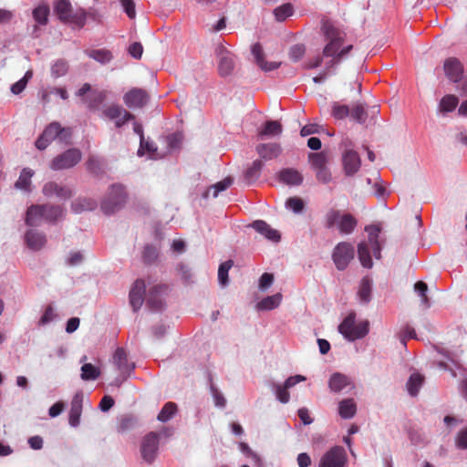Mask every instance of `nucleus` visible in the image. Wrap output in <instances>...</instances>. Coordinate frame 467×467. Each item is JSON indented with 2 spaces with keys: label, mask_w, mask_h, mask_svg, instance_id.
I'll return each mask as SVG.
<instances>
[{
  "label": "nucleus",
  "mask_w": 467,
  "mask_h": 467,
  "mask_svg": "<svg viewBox=\"0 0 467 467\" xmlns=\"http://www.w3.org/2000/svg\"><path fill=\"white\" fill-rule=\"evenodd\" d=\"M285 206L294 213H301L304 209V202L298 197H290L285 202Z\"/></svg>",
  "instance_id": "864d4df0"
},
{
  "label": "nucleus",
  "mask_w": 467,
  "mask_h": 467,
  "mask_svg": "<svg viewBox=\"0 0 467 467\" xmlns=\"http://www.w3.org/2000/svg\"><path fill=\"white\" fill-rule=\"evenodd\" d=\"M34 175V171L29 168H24L20 172L18 180L15 183L16 189L30 192L31 178Z\"/></svg>",
  "instance_id": "c85d7f7f"
},
{
  "label": "nucleus",
  "mask_w": 467,
  "mask_h": 467,
  "mask_svg": "<svg viewBox=\"0 0 467 467\" xmlns=\"http://www.w3.org/2000/svg\"><path fill=\"white\" fill-rule=\"evenodd\" d=\"M456 445L461 449H467V427L459 431L456 437Z\"/></svg>",
  "instance_id": "338daca9"
},
{
  "label": "nucleus",
  "mask_w": 467,
  "mask_h": 467,
  "mask_svg": "<svg viewBox=\"0 0 467 467\" xmlns=\"http://www.w3.org/2000/svg\"><path fill=\"white\" fill-rule=\"evenodd\" d=\"M274 14L276 20L284 21L293 14V6L290 4H285L275 9Z\"/></svg>",
  "instance_id": "8fccbe9b"
},
{
  "label": "nucleus",
  "mask_w": 467,
  "mask_h": 467,
  "mask_svg": "<svg viewBox=\"0 0 467 467\" xmlns=\"http://www.w3.org/2000/svg\"><path fill=\"white\" fill-rule=\"evenodd\" d=\"M256 151L262 159L272 160L280 154L281 148L277 143H263L257 145Z\"/></svg>",
  "instance_id": "b1692460"
},
{
  "label": "nucleus",
  "mask_w": 467,
  "mask_h": 467,
  "mask_svg": "<svg viewBox=\"0 0 467 467\" xmlns=\"http://www.w3.org/2000/svg\"><path fill=\"white\" fill-rule=\"evenodd\" d=\"M67 70V63L63 59L57 60L51 67L52 76L55 78H60L62 76H65Z\"/></svg>",
  "instance_id": "3c124183"
},
{
  "label": "nucleus",
  "mask_w": 467,
  "mask_h": 467,
  "mask_svg": "<svg viewBox=\"0 0 467 467\" xmlns=\"http://www.w3.org/2000/svg\"><path fill=\"white\" fill-rule=\"evenodd\" d=\"M443 70L446 77L452 82H459L463 75V65L456 57H449L443 63Z\"/></svg>",
  "instance_id": "4468645a"
},
{
  "label": "nucleus",
  "mask_w": 467,
  "mask_h": 467,
  "mask_svg": "<svg viewBox=\"0 0 467 467\" xmlns=\"http://www.w3.org/2000/svg\"><path fill=\"white\" fill-rule=\"evenodd\" d=\"M45 204L31 205L26 211V223L29 226L38 225L42 220H45Z\"/></svg>",
  "instance_id": "6ab92c4d"
},
{
  "label": "nucleus",
  "mask_w": 467,
  "mask_h": 467,
  "mask_svg": "<svg viewBox=\"0 0 467 467\" xmlns=\"http://www.w3.org/2000/svg\"><path fill=\"white\" fill-rule=\"evenodd\" d=\"M257 66L265 72L273 71L281 66V62H267L264 58L257 63Z\"/></svg>",
  "instance_id": "e2e57ef3"
},
{
  "label": "nucleus",
  "mask_w": 467,
  "mask_h": 467,
  "mask_svg": "<svg viewBox=\"0 0 467 467\" xmlns=\"http://www.w3.org/2000/svg\"><path fill=\"white\" fill-rule=\"evenodd\" d=\"M233 183V179L231 177H226L223 181L218 182L217 183L213 184L210 187V189L206 192L204 194V197H208L210 192H212L213 197H217L219 192L225 191L227 188H229Z\"/></svg>",
  "instance_id": "4c0bfd02"
},
{
  "label": "nucleus",
  "mask_w": 467,
  "mask_h": 467,
  "mask_svg": "<svg viewBox=\"0 0 467 467\" xmlns=\"http://www.w3.org/2000/svg\"><path fill=\"white\" fill-rule=\"evenodd\" d=\"M71 206L75 213L93 211L97 207V202L91 198H78L72 202Z\"/></svg>",
  "instance_id": "7c9ffc66"
},
{
  "label": "nucleus",
  "mask_w": 467,
  "mask_h": 467,
  "mask_svg": "<svg viewBox=\"0 0 467 467\" xmlns=\"http://www.w3.org/2000/svg\"><path fill=\"white\" fill-rule=\"evenodd\" d=\"M338 331L349 341L364 337L368 333V322L356 323V314L349 313L338 326Z\"/></svg>",
  "instance_id": "39448f33"
},
{
  "label": "nucleus",
  "mask_w": 467,
  "mask_h": 467,
  "mask_svg": "<svg viewBox=\"0 0 467 467\" xmlns=\"http://www.w3.org/2000/svg\"><path fill=\"white\" fill-rule=\"evenodd\" d=\"M264 164L262 161L256 160L253 162L252 166L245 171V178L249 182H254L259 178L261 170Z\"/></svg>",
  "instance_id": "a18cd8bd"
},
{
  "label": "nucleus",
  "mask_w": 467,
  "mask_h": 467,
  "mask_svg": "<svg viewBox=\"0 0 467 467\" xmlns=\"http://www.w3.org/2000/svg\"><path fill=\"white\" fill-rule=\"evenodd\" d=\"M348 455L341 446H334L320 458L318 467H346Z\"/></svg>",
  "instance_id": "1a4fd4ad"
},
{
  "label": "nucleus",
  "mask_w": 467,
  "mask_h": 467,
  "mask_svg": "<svg viewBox=\"0 0 467 467\" xmlns=\"http://www.w3.org/2000/svg\"><path fill=\"white\" fill-rule=\"evenodd\" d=\"M274 281V275L269 273H264L259 280V287L263 290L268 288Z\"/></svg>",
  "instance_id": "69168bd1"
},
{
  "label": "nucleus",
  "mask_w": 467,
  "mask_h": 467,
  "mask_svg": "<svg viewBox=\"0 0 467 467\" xmlns=\"http://www.w3.org/2000/svg\"><path fill=\"white\" fill-rule=\"evenodd\" d=\"M129 53L136 59H140L143 53V47L140 42H134L129 47Z\"/></svg>",
  "instance_id": "680f3d73"
},
{
  "label": "nucleus",
  "mask_w": 467,
  "mask_h": 467,
  "mask_svg": "<svg viewBox=\"0 0 467 467\" xmlns=\"http://www.w3.org/2000/svg\"><path fill=\"white\" fill-rule=\"evenodd\" d=\"M458 102L459 99L456 96L446 95L440 102V109L441 112H451L456 109Z\"/></svg>",
  "instance_id": "79ce46f5"
},
{
  "label": "nucleus",
  "mask_w": 467,
  "mask_h": 467,
  "mask_svg": "<svg viewBox=\"0 0 467 467\" xmlns=\"http://www.w3.org/2000/svg\"><path fill=\"white\" fill-rule=\"evenodd\" d=\"M275 393L278 400L282 403H287L290 399V394L288 392V389L284 385H277L275 387Z\"/></svg>",
  "instance_id": "052dcab7"
},
{
  "label": "nucleus",
  "mask_w": 467,
  "mask_h": 467,
  "mask_svg": "<svg viewBox=\"0 0 467 467\" xmlns=\"http://www.w3.org/2000/svg\"><path fill=\"white\" fill-rule=\"evenodd\" d=\"M316 171L317 180L322 183H328L332 180V175L327 166L318 169Z\"/></svg>",
  "instance_id": "4d7b16f0"
},
{
  "label": "nucleus",
  "mask_w": 467,
  "mask_h": 467,
  "mask_svg": "<svg viewBox=\"0 0 467 467\" xmlns=\"http://www.w3.org/2000/svg\"><path fill=\"white\" fill-rule=\"evenodd\" d=\"M82 401L83 397L80 394H76L72 399L68 419L69 424L72 427H77L79 424L80 416L82 413Z\"/></svg>",
  "instance_id": "aec40b11"
},
{
  "label": "nucleus",
  "mask_w": 467,
  "mask_h": 467,
  "mask_svg": "<svg viewBox=\"0 0 467 467\" xmlns=\"http://www.w3.org/2000/svg\"><path fill=\"white\" fill-rule=\"evenodd\" d=\"M167 290L168 285H157L150 289L146 304L151 311H160L162 309L163 303L161 299L158 297V295L165 293Z\"/></svg>",
  "instance_id": "a211bd4d"
},
{
  "label": "nucleus",
  "mask_w": 467,
  "mask_h": 467,
  "mask_svg": "<svg viewBox=\"0 0 467 467\" xmlns=\"http://www.w3.org/2000/svg\"><path fill=\"white\" fill-rule=\"evenodd\" d=\"M349 384V379L341 373H334L328 381L329 389L333 392H339Z\"/></svg>",
  "instance_id": "a878e982"
},
{
  "label": "nucleus",
  "mask_w": 467,
  "mask_h": 467,
  "mask_svg": "<svg viewBox=\"0 0 467 467\" xmlns=\"http://www.w3.org/2000/svg\"><path fill=\"white\" fill-rule=\"evenodd\" d=\"M306 53V47L302 44L294 45L289 49V57L292 61H299Z\"/></svg>",
  "instance_id": "603ef678"
},
{
  "label": "nucleus",
  "mask_w": 467,
  "mask_h": 467,
  "mask_svg": "<svg viewBox=\"0 0 467 467\" xmlns=\"http://www.w3.org/2000/svg\"><path fill=\"white\" fill-rule=\"evenodd\" d=\"M100 368L91 363H84L81 367L80 378L85 381L95 380L100 376Z\"/></svg>",
  "instance_id": "2f4dec72"
},
{
  "label": "nucleus",
  "mask_w": 467,
  "mask_h": 467,
  "mask_svg": "<svg viewBox=\"0 0 467 467\" xmlns=\"http://www.w3.org/2000/svg\"><path fill=\"white\" fill-rule=\"evenodd\" d=\"M54 9L61 21H70L80 26H84L86 19L85 13H82L80 16L73 15L72 6L68 0H57Z\"/></svg>",
  "instance_id": "9d476101"
},
{
  "label": "nucleus",
  "mask_w": 467,
  "mask_h": 467,
  "mask_svg": "<svg viewBox=\"0 0 467 467\" xmlns=\"http://www.w3.org/2000/svg\"><path fill=\"white\" fill-rule=\"evenodd\" d=\"M49 6L47 4H40L33 10V17L40 25H47L48 22Z\"/></svg>",
  "instance_id": "c9c22d12"
},
{
  "label": "nucleus",
  "mask_w": 467,
  "mask_h": 467,
  "mask_svg": "<svg viewBox=\"0 0 467 467\" xmlns=\"http://www.w3.org/2000/svg\"><path fill=\"white\" fill-rule=\"evenodd\" d=\"M45 220L47 222H56L62 217L63 209L58 205L45 204Z\"/></svg>",
  "instance_id": "a19ab883"
},
{
  "label": "nucleus",
  "mask_w": 467,
  "mask_h": 467,
  "mask_svg": "<svg viewBox=\"0 0 467 467\" xmlns=\"http://www.w3.org/2000/svg\"><path fill=\"white\" fill-rule=\"evenodd\" d=\"M252 227L261 234L265 235L267 239L278 242L281 238L280 234L278 231L273 229L270 227L268 223H266L265 221L257 220L254 221L252 224Z\"/></svg>",
  "instance_id": "4be33fe9"
},
{
  "label": "nucleus",
  "mask_w": 467,
  "mask_h": 467,
  "mask_svg": "<svg viewBox=\"0 0 467 467\" xmlns=\"http://www.w3.org/2000/svg\"><path fill=\"white\" fill-rule=\"evenodd\" d=\"M88 55L89 57L101 64L109 63L113 57L111 52L107 49H93L90 50Z\"/></svg>",
  "instance_id": "58836bf2"
},
{
  "label": "nucleus",
  "mask_w": 467,
  "mask_h": 467,
  "mask_svg": "<svg viewBox=\"0 0 467 467\" xmlns=\"http://www.w3.org/2000/svg\"><path fill=\"white\" fill-rule=\"evenodd\" d=\"M149 98V94L145 89L133 88L125 93L123 101L130 109H140L148 103Z\"/></svg>",
  "instance_id": "ddd939ff"
},
{
  "label": "nucleus",
  "mask_w": 467,
  "mask_h": 467,
  "mask_svg": "<svg viewBox=\"0 0 467 467\" xmlns=\"http://www.w3.org/2000/svg\"><path fill=\"white\" fill-rule=\"evenodd\" d=\"M357 411V406L353 399H346L339 402L338 413L343 419H351Z\"/></svg>",
  "instance_id": "cd10ccee"
},
{
  "label": "nucleus",
  "mask_w": 467,
  "mask_h": 467,
  "mask_svg": "<svg viewBox=\"0 0 467 467\" xmlns=\"http://www.w3.org/2000/svg\"><path fill=\"white\" fill-rule=\"evenodd\" d=\"M159 438L160 436L158 433L150 432L142 440L140 453L142 459L148 463H152L156 458Z\"/></svg>",
  "instance_id": "f8f14e48"
},
{
  "label": "nucleus",
  "mask_w": 467,
  "mask_h": 467,
  "mask_svg": "<svg viewBox=\"0 0 467 467\" xmlns=\"http://www.w3.org/2000/svg\"><path fill=\"white\" fill-rule=\"evenodd\" d=\"M282 125L277 120H268L265 124V128L259 132L260 137L269 135H279L282 133Z\"/></svg>",
  "instance_id": "e433bc0d"
},
{
  "label": "nucleus",
  "mask_w": 467,
  "mask_h": 467,
  "mask_svg": "<svg viewBox=\"0 0 467 467\" xmlns=\"http://www.w3.org/2000/svg\"><path fill=\"white\" fill-rule=\"evenodd\" d=\"M106 96L107 94L104 90H93L88 96L83 98V101L89 109H95L102 104L106 99Z\"/></svg>",
  "instance_id": "bb28decb"
},
{
  "label": "nucleus",
  "mask_w": 467,
  "mask_h": 467,
  "mask_svg": "<svg viewBox=\"0 0 467 467\" xmlns=\"http://www.w3.org/2000/svg\"><path fill=\"white\" fill-rule=\"evenodd\" d=\"M159 256L158 249L152 245L147 244L144 247L143 253H142V259L143 262L147 265L153 264Z\"/></svg>",
  "instance_id": "09e8293b"
},
{
  "label": "nucleus",
  "mask_w": 467,
  "mask_h": 467,
  "mask_svg": "<svg viewBox=\"0 0 467 467\" xmlns=\"http://www.w3.org/2000/svg\"><path fill=\"white\" fill-rule=\"evenodd\" d=\"M127 194L122 185L114 184L110 187L108 196L101 202V210L106 214H112L121 209L126 202Z\"/></svg>",
  "instance_id": "423d86ee"
},
{
  "label": "nucleus",
  "mask_w": 467,
  "mask_h": 467,
  "mask_svg": "<svg viewBox=\"0 0 467 467\" xmlns=\"http://www.w3.org/2000/svg\"><path fill=\"white\" fill-rule=\"evenodd\" d=\"M308 159L314 171L326 167L328 162L327 154L324 151L310 153Z\"/></svg>",
  "instance_id": "72a5a7b5"
},
{
  "label": "nucleus",
  "mask_w": 467,
  "mask_h": 467,
  "mask_svg": "<svg viewBox=\"0 0 467 467\" xmlns=\"http://www.w3.org/2000/svg\"><path fill=\"white\" fill-rule=\"evenodd\" d=\"M234 265L233 260H227L222 263L218 269V280L222 285H226L228 284V272Z\"/></svg>",
  "instance_id": "49530a36"
},
{
  "label": "nucleus",
  "mask_w": 467,
  "mask_h": 467,
  "mask_svg": "<svg viewBox=\"0 0 467 467\" xmlns=\"http://www.w3.org/2000/svg\"><path fill=\"white\" fill-rule=\"evenodd\" d=\"M87 170L98 175L101 171V164L100 161L95 157H88L86 162Z\"/></svg>",
  "instance_id": "13d9d810"
},
{
  "label": "nucleus",
  "mask_w": 467,
  "mask_h": 467,
  "mask_svg": "<svg viewBox=\"0 0 467 467\" xmlns=\"http://www.w3.org/2000/svg\"><path fill=\"white\" fill-rule=\"evenodd\" d=\"M350 113V109L347 105L334 102L332 105L331 115L337 119H343Z\"/></svg>",
  "instance_id": "de8ad7c7"
},
{
  "label": "nucleus",
  "mask_w": 467,
  "mask_h": 467,
  "mask_svg": "<svg viewBox=\"0 0 467 467\" xmlns=\"http://www.w3.org/2000/svg\"><path fill=\"white\" fill-rule=\"evenodd\" d=\"M325 225L331 229L337 227L341 234H350L357 227L358 221L350 213H342L339 210L330 209L325 217Z\"/></svg>",
  "instance_id": "f03ea898"
},
{
  "label": "nucleus",
  "mask_w": 467,
  "mask_h": 467,
  "mask_svg": "<svg viewBox=\"0 0 467 467\" xmlns=\"http://www.w3.org/2000/svg\"><path fill=\"white\" fill-rule=\"evenodd\" d=\"M146 285L144 280L137 279L130 291V304L133 311L137 312L144 302Z\"/></svg>",
  "instance_id": "2eb2a0df"
},
{
  "label": "nucleus",
  "mask_w": 467,
  "mask_h": 467,
  "mask_svg": "<svg viewBox=\"0 0 467 467\" xmlns=\"http://www.w3.org/2000/svg\"><path fill=\"white\" fill-rule=\"evenodd\" d=\"M81 158L82 153L78 149H69L52 160L50 169L53 171L70 169L77 165Z\"/></svg>",
  "instance_id": "6e6552de"
},
{
  "label": "nucleus",
  "mask_w": 467,
  "mask_h": 467,
  "mask_svg": "<svg viewBox=\"0 0 467 467\" xmlns=\"http://www.w3.org/2000/svg\"><path fill=\"white\" fill-rule=\"evenodd\" d=\"M157 150V148L155 147L153 142H150L149 140H146L144 139L143 146L141 145V142L140 143V149L138 150L139 155H143L144 151H147L150 154H153Z\"/></svg>",
  "instance_id": "0e129e2a"
},
{
  "label": "nucleus",
  "mask_w": 467,
  "mask_h": 467,
  "mask_svg": "<svg viewBox=\"0 0 467 467\" xmlns=\"http://www.w3.org/2000/svg\"><path fill=\"white\" fill-rule=\"evenodd\" d=\"M43 194L47 197L56 195L60 199H69L72 196V191L67 186H62L55 182H47L43 187Z\"/></svg>",
  "instance_id": "f3484780"
},
{
  "label": "nucleus",
  "mask_w": 467,
  "mask_h": 467,
  "mask_svg": "<svg viewBox=\"0 0 467 467\" xmlns=\"http://www.w3.org/2000/svg\"><path fill=\"white\" fill-rule=\"evenodd\" d=\"M345 173L348 176L355 174L360 168V158L357 151L346 150L342 156Z\"/></svg>",
  "instance_id": "dca6fc26"
},
{
  "label": "nucleus",
  "mask_w": 467,
  "mask_h": 467,
  "mask_svg": "<svg viewBox=\"0 0 467 467\" xmlns=\"http://www.w3.org/2000/svg\"><path fill=\"white\" fill-rule=\"evenodd\" d=\"M423 381L424 377L422 375L419 373H413L412 375H410L407 382V389L409 393L411 396H417Z\"/></svg>",
  "instance_id": "f704fd0d"
},
{
  "label": "nucleus",
  "mask_w": 467,
  "mask_h": 467,
  "mask_svg": "<svg viewBox=\"0 0 467 467\" xmlns=\"http://www.w3.org/2000/svg\"><path fill=\"white\" fill-rule=\"evenodd\" d=\"M372 280L368 275L364 276L359 285L358 296L362 303H368L371 299Z\"/></svg>",
  "instance_id": "393cba45"
},
{
  "label": "nucleus",
  "mask_w": 467,
  "mask_h": 467,
  "mask_svg": "<svg viewBox=\"0 0 467 467\" xmlns=\"http://www.w3.org/2000/svg\"><path fill=\"white\" fill-rule=\"evenodd\" d=\"M176 411L177 405L173 402H167L160 411L157 419L161 422H166L171 419Z\"/></svg>",
  "instance_id": "c03bdc74"
},
{
  "label": "nucleus",
  "mask_w": 467,
  "mask_h": 467,
  "mask_svg": "<svg viewBox=\"0 0 467 467\" xmlns=\"http://www.w3.org/2000/svg\"><path fill=\"white\" fill-rule=\"evenodd\" d=\"M414 288L419 293V295L421 298V303L424 306H429L430 304H429V297L427 296V291H428L427 284L423 281H418L415 284Z\"/></svg>",
  "instance_id": "5fc2aeb1"
},
{
  "label": "nucleus",
  "mask_w": 467,
  "mask_h": 467,
  "mask_svg": "<svg viewBox=\"0 0 467 467\" xmlns=\"http://www.w3.org/2000/svg\"><path fill=\"white\" fill-rule=\"evenodd\" d=\"M71 135V129L63 128L58 122L54 121L44 130L43 133L36 140V147L43 150L56 139L62 142L69 143Z\"/></svg>",
  "instance_id": "7ed1b4c3"
},
{
  "label": "nucleus",
  "mask_w": 467,
  "mask_h": 467,
  "mask_svg": "<svg viewBox=\"0 0 467 467\" xmlns=\"http://www.w3.org/2000/svg\"><path fill=\"white\" fill-rule=\"evenodd\" d=\"M124 112H127V110L118 104L109 105L103 109V115L110 120L117 119Z\"/></svg>",
  "instance_id": "37998d69"
},
{
  "label": "nucleus",
  "mask_w": 467,
  "mask_h": 467,
  "mask_svg": "<svg viewBox=\"0 0 467 467\" xmlns=\"http://www.w3.org/2000/svg\"><path fill=\"white\" fill-rule=\"evenodd\" d=\"M355 255L354 246L348 242L338 243L333 250L332 259L337 270H345Z\"/></svg>",
  "instance_id": "0eeeda50"
},
{
  "label": "nucleus",
  "mask_w": 467,
  "mask_h": 467,
  "mask_svg": "<svg viewBox=\"0 0 467 467\" xmlns=\"http://www.w3.org/2000/svg\"><path fill=\"white\" fill-rule=\"evenodd\" d=\"M26 243L27 246L34 251H38L45 246L47 239L45 234L37 233L34 230H29L26 234Z\"/></svg>",
  "instance_id": "5701e85b"
},
{
  "label": "nucleus",
  "mask_w": 467,
  "mask_h": 467,
  "mask_svg": "<svg viewBox=\"0 0 467 467\" xmlns=\"http://www.w3.org/2000/svg\"><path fill=\"white\" fill-rule=\"evenodd\" d=\"M349 115L358 123L363 124L368 119V113L363 104L357 103L350 109Z\"/></svg>",
  "instance_id": "ea45409f"
},
{
  "label": "nucleus",
  "mask_w": 467,
  "mask_h": 467,
  "mask_svg": "<svg viewBox=\"0 0 467 467\" xmlns=\"http://www.w3.org/2000/svg\"><path fill=\"white\" fill-rule=\"evenodd\" d=\"M380 230V227L375 224L365 227V231L368 233V241L361 242L358 245V256L363 267L371 268L373 266L371 252L376 259L381 257V244L379 240Z\"/></svg>",
  "instance_id": "f257e3e1"
},
{
  "label": "nucleus",
  "mask_w": 467,
  "mask_h": 467,
  "mask_svg": "<svg viewBox=\"0 0 467 467\" xmlns=\"http://www.w3.org/2000/svg\"><path fill=\"white\" fill-rule=\"evenodd\" d=\"M114 364L119 370H130L134 368V365L128 362V355L123 348H118L113 356Z\"/></svg>",
  "instance_id": "c756f323"
},
{
  "label": "nucleus",
  "mask_w": 467,
  "mask_h": 467,
  "mask_svg": "<svg viewBox=\"0 0 467 467\" xmlns=\"http://www.w3.org/2000/svg\"><path fill=\"white\" fill-rule=\"evenodd\" d=\"M278 179L287 185H300L303 182L302 174L298 171L291 168L282 170L278 173Z\"/></svg>",
  "instance_id": "412c9836"
},
{
  "label": "nucleus",
  "mask_w": 467,
  "mask_h": 467,
  "mask_svg": "<svg viewBox=\"0 0 467 467\" xmlns=\"http://www.w3.org/2000/svg\"><path fill=\"white\" fill-rule=\"evenodd\" d=\"M322 30L326 39L328 41L323 49V55L325 57H333L334 61L337 63V54L340 52L339 49L344 43V33L328 21L323 23Z\"/></svg>",
  "instance_id": "20e7f679"
},
{
  "label": "nucleus",
  "mask_w": 467,
  "mask_h": 467,
  "mask_svg": "<svg viewBox=\"0 0 467 467\" xmlns=\"http://www.w3.org/2000/svg\"><path fill=\"white\" fill-rule=\"evenodd\" d=\"M121 5L127 16L133 19L136 16L135 3L133 0H120Z\"/></svg>",
  "instance_id": "bf43d9fd"
},
{
  "label": "nucleus",
  "mask_w": 467,
  "mask_h": 467,
  "mask_svg": "<svg viewBox=\"0 0 467 467\" xmlns=\"http://www.w3.org/2000/svg\"><path fill=\"white\" fill-rule=\"evenodd\" d=\"M218 60V73L221 77L230 76L234 68V56L223 46H219L215 50Z\"/></svg>",
  "instance_id": "9b49d317"
},
{
  "label": "nucleus",
  "mask_w": 467,
  "mask_h": 467,
  "mask_svg": "<svg viewBox=\"0 0 467 467\" xmlns=\"http://www.w3.org/2000/svg\"><path fill=\"white\" fill-rule=\"evenodd\" d=\"M135 420L130 416L122 417L118 423V431L125 432L135 426Z\"/></svg>",
  "instance_id": "6e6d98bb"
},
{
  "label": "nucleus",
  "mask_w": 467,
  "mask_h": 467,
  "mask_svg": "<svg viewBox=\"0 0 467 467\" xmlns=\"http://www.w3.org/2000/svg\"><path fill=\"white\" fill-rule=\"evenodd\" d=\"M55 317H56V315L54 313L53 307L51 306H48L46 308L43 316L41 317L39 323L41 325H46V324L49 323L50 321H52L55 318Z\"/></svg>",
  "instance_id": "774afa93"
},
{
  "label": "nucleus",
  "mask_w": 467,
  "mask_h": 467,
  "mask_svg": "<svg viewBox=\"0 0 467 467\" xmlns=\"http://www.w3.org/2000/svg\"><path fill=\"white\" fill-rule=\"evenodd\" d=\"M282 300L281 294H275L273 296H269L262 299L257 303V308L260 310H272L276 308Z\"/></svg>",
  "instance_id": "473e14b6"
}]
</instances>
